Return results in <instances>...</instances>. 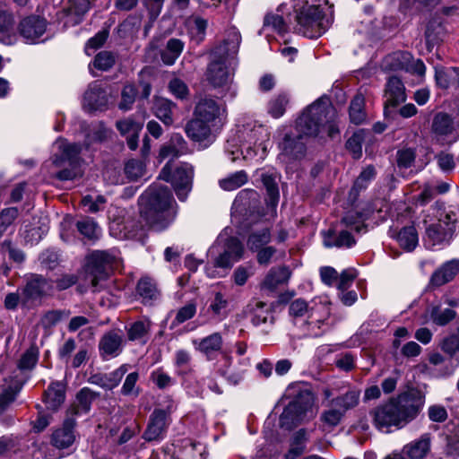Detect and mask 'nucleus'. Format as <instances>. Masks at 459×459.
Instances as JSON below:
<instances>
[{"mask_svg":"<svg viewBox=\"0 0 459 459\" xmlns=\"http://www.w3.org/2000/svg\"><path fill=\"white\" fill-rule=\"evenodd\" d=\"M327 406L320 415V421L324 430L331 431L341 423L345 414L330 403Z\"/></svg>","mask_w":459,"mask_h":459,"instance_id":"obj_41","label":"nucleus"},{"mask_svg":"<svg viewBox=\"0 0 459 459\" xmlns=\"http://www.w3.org/2000/svg\"><path fill=\"white\" fill-rule=\"evenodd\" d=\"M213 125L206 123L194 116L185 126V133L192 141L200 143L203 147H207L214 141L212 134Z\"/></svg>","mask_w":459,"mask_h":459,"instance_id":"obj_18","label":"nucleus"},{"mask_svg":"<svg viewBox=\"0 0 459 459\" xmlns=\"http://www.w3.org/2000/svg\"><path fill=\"white\" fill-rule=\"evenodd\" d=\"M228 299L221 292H216L206 309L207 318L204 323L220 322L225 319L228 316Z\"/></svg>","mask_w":459,"mask_h":459,"instance_id":"obj_33","label":"nucleus"},{"mask_svg":"<svg viewBox=\"0 0 459 459\" xmlns=\"http://www.w3.org/2000/svg\"><path fill=\"white\" fill-rule=\"evenodd\" d=\"M192 344L196 351L204 354L207 359H212L222 349L223 338L221 333L214 332L204 338L194 339Z\"/></svg>","mask_w":459,"mask_h":459,"instance_id":"obj_25","label":"nucleus"},{"mask_svg":"<svg viewBox=\"0 0 459 459\" xmlns=\"http://www.w3.org/2000/svg\"><path fill=\"white\" fill-rule=\"evenodd\" d=\"M13 25L12 14L0 12V41L5 45H11L15 40V36L11 33Z\"/></svg>","mask_w":459,"mask_h":459,"instance_id":"obj_49","label":"nucleus"},{"mask_svg":"<svg viewBox=\"0 0 459 459\" xmlns=\"http://www.w3.org/2000/svg\"><path fill=\"white\" fill-rule=\"evenodd\" d=\"M290 97L286 92H280L273 96L267 103V112L273 118H280L286 111Z\"/></svg>","mask_w":459,"mask_h":459,"instance_id":"obj_43","label":"nucleus"},{"mask_svg":"<svg viewBox=\"0 0 459 459\" xmlns=\"http://www.w3.org/2000/svg\"><path fill=\"white\" fill-rule=\"evenodd\" d=\"M400 246L407 251L413 250L419 242L418 233L413 226L403 228L397 236Z\"/></svg>","mask_w":459,"mask_h":459,"instance_id":"obj_53","label":"nucleus"},{"mask_svg":"<svg viewBox=\"0 0 459 459\" xmlns=\"http://www.w3.org/2000/svg\"><path fill=\"white\" fill-rule=\"evenodd\" d=\"M53 283L41 275H32L27 281L22 293V304L29 306L31 302L52 292Z\"/></svg>","mask_w":459,"mask_h":459,"instance_id":"obj_17","label":"nucleus"},{"mask_svg":"<svg viewBox=\"0 0 459 459\" xmlns=\"http://www.w3.org/2000/svg\"><path fill=\"white\" fill-rule=\"evenodd\" d=\"M54 147L57 150L53 158V163L56 167L63 166L68 162L69 168H65L56 174L59 180H72L80 175L79 154L82 146L79 143H68L64 138H58Z\"/></svg>","mask_w":459,"mask_h":459,"instance_id":"obj_10","label":"nucleus"},{"mask_svg":"<svg viewBox=\"0 0 459 459\" xmlns=\"http://www.w3.org/2000/svg\"><path fill=\"white\" fill-rule=\"evenodd\" d=\"M382 66L387 71L404 70L411 74L424 77L426 66L420 59H414L412 55L407 51H397L387 55Z\"/></svg>","mask_w":459,"mask_h":459,"instance_id":"obj_14","label":"nucleus"},{"mask_svg":"<svg viewBox=\"0 0 459 459\" xmlns=\"http://www.w3.org/2000/svg\"><path fill=\"white\" fill-rule=\"evenodd\" d=\"M366 132L363 129L356 131L347 141L346 148L351 152L354 159L360 158L362 154V143L365 140Z\"/></svg>","mask_w":459,"mask_h":459,"instance_id":"obj_57","label":"nucleus"},{"mask_svg":"<svg viewBox=\"0 0 459 459\" xmlns=\"http://www.w3.org/2000/svg\"><path fill=\"white\" fill-rule=\"evenodd\" d=\"M47 231L48 229L46 226L31 227L28 229V225H26L24 230L21 234L26 243L33 245L38 243Z\"/></svg>","mask_w":459,"mask_h":459,"instance_id":"obj_64","label":"nucleus"},{"mask_svg":"<svg viewBox=\"0 0 459 459\" xmlns=\"http://www.w3.org/2000/svg\"><path fill=\"white\" fill-rule=\"evenodd\" d=\"M416 159V151L411 147H404L396 153L397 165L399 168H411Z\"/></svg>","mask_w":459,"mask_h":459,"instance_id":"obj_61","label":"nucleus"},{"mask_svg":"<svg viewBox=\"0 0 459 459\" xmlns=\"http://www.w3.org/2000/svg\"><path fill=\"white\" fill-rule=\"evenodd\" d=\"M44 401L48 410L56 411L65 401L63 385L58 382L52 383L45 391Z\"/></svg>","mask_w":459,"mask_h":459,"instance_id":"obj_39","label":"nucleus"},{"mask_svg":"<svg viewBox=\"0 0 459 459\" xmlns=\"http://www.w3.org/2000/svg\"><path fill=\"white\" fill-rule=\"evenodd\" d=\"M291 276V271L287 266L273 267L261 283V289L274 291L280 285L287 283Z\"/></svg>","mask_w":459,"mask_h":459,"instance_id":"obj_31","label":"nucleus"},{"mask_svg":"<svg viewBox=\"0 0 459 459\" xmlns=\"http://www.w3.org/2000/svg\"><path fill=\"white\" fill-rule=\"evenodd\" d=\"M320 100H325L328 107L327 112H325L326 116H322V119H320L321 123L319 126V131L321 130V128L327 127L328 135L330 137H333L334 134L338 133V128L335 125V120L337 117L336 111L334 108L331 105L329 99L327 97H321L311 105H315L320 102Z\"/></svg>","mask_w":459,"mask_h":459,"instance_id":"obj_44","label":"nucleus"},{"mask_svg":"<svg viewBox=\"0 0 459 459\" xmlns=\"http://www.w3.org/2000/svg\"><path fill=\"white\" fill-rule=\"evenodd\" d=\"M119 263V254L117 250H96L90 255L86 267V278L94 290H98L101 281H105L108 277L110 271L118 267Z\"/></svg>","mask_w":459,"mask_h":459,"instance_id":"obj_9","label":"nucleus"},{"mask_svg":"<svg viewBox=\"0 0 459 459\" xmlns=\"http://www.w3.org/2000/svg\"><path fill=\"white\" fill-rule=\"evenodd\" d=\"M20 215L16 207H7L0 212V237L11 228Z\"/></svg>","mask_w":459,"mask_h":459,"instance_id":"obj_56","label":"nucleus"},{"mask_svg":"<svg viewBox=\"0 0 459 459\" xmlns=\"http://www.w3.org/2000/svg\"><path fill=\"white\" fill-rule=\"evenodd\" d=\"M94 398V393L90 388L83 387L77 394L75 402L67 410L66 416L75 419L78 415L89 412Z\"/></svg>","mask_w":459,"mask_h":459,"instance_id":"obj_34","label":"nucleus"},{"mask_svg":"<svg viewBox=\"0 0 459 459\" xmlns=\"http://www.w3.org/2000/svg\"><path fill=\"white\" fill-rule=\"evenodd\" d=\"M240 40L239 32L231 30L227 39L212 50L206 78L214 88L225 87L232 82Z\"/></svg>","mask_w":459,"mask_h":459,"instance_id":"obj_3","label":"nucleus"},{"mask_svg":"<svg viewBox=\"0 0 459 459\" xmlns=\"http://www.w3.org/2000/svg\"><path fill=\"white\" fill-rule=\"evenodd\" d=\"M186 142L179 134H174L169 142L164 144L160 150L161 159L177 158L186 152Z\"/></svg>","mask_w":459,"mask_h":459,"instance_id":"obj_37","label":"nucleus"},{"mask_svg":"<svg viewBox=\"0 0 459 459\" xmlns=\"http://www.w3.org/2000/svg\"><path fill=\"white\" fill-rule=\"evenodd\" d=\"M169 414L164 410L156 409L150 417L143 438L146 441H158L165 437L169 426Z\"/></svg>","mask_w":459,"mask_h":459,"instance_id":"obj_22","label":"nucleus"},{"mask_svg":"<svg viewBox=\"0 0 459 459\" xmlns=\"http://www.w3.org/2000/svg\"><path fill=\"white\" fill-rule=\"evenodd\" d=\"M75 423V419L66 416L63 428L56 429L52 434L51 443L55 447L58 449H65L74 444L75 436L73 429L74 428Z\"/></svg>","mask_w":459,"mask_h":459,"instance_id":"obj_28","label":"nucleus"},{"mask_svg":"<svg viewBox=\"0 0 459 459\" xmlns=\"http://www.w3.org/2000/svg\"><path fill=\"white\" fill-rule=\"evenodd\" d=\"M271 240V232L269 228L264 227L255 230L247 238V247L251 251L258 250L267 245Z\"/></svg>","mask_w":459,"mask_h":459,"instance_id":"obj_52","label":"nucleus"},{"mask_svg":"<svg viewBox=\"0 0 459 459\" xmlns=\"http://www.w3.org/2000/svg\"><path fill=\"white\" fill-rule=\"evenodd\" d=\"M423 404L422 397L415 399L412 394H403L374 408L369 415L377 429L388 431L391 427L400 429L414 420Z\"/></svg>","mask_w":459,"mask_h":459,"instance_id":"obj_2","label":"nucleus"},{"mask_svg":"<svg viewBox=\"0 0 459 459\" xmlns=\"http://www.w3.org/2000/svg\"><path fill=\"white\" fill-rule=\"evenodd\" d=\"M247 178L246 171L239 170L219 180V186L225 191H233L244 186Z\"/></svg>","mask_w":459,"mask_h":459,"instance_id":"obj_51","label":"nucleus"},{"mask_svg":"<svg viewBox=\"0 0 459 459\" xmlns=\"http://www.w3.org/2000/svg\"><path fill=\"white\" fill-rule=\"evenodd\" d=\"M385 115L389 116L391 109L406 100V92L403 82L396 76L390 77L385 84Z\"/></svg>","mask_w":459,"mask_h":459,"instance_id":"obj_20","label":"nucleus"},{"mask_svg":"<svg viewBox=\"0 0 459 459\" xmlns=\"http://www.w3.org/2000/svg\"><path fill=\"white\" fill-rule=\"evenodd\" d=\"M115 61L116 56L112 52L101 51L95 56L93 65L99 70L107 71L114 65Z\"/></svg>","mask_w":459,"mask_h":459,"instance_id":"obj_63","label":"nucleus"},{"mask_svg":"<svg viewBox=\"0 0 459 459\" xmlns=\"http://www.w3.org/2000/svg\"><path fill=\"white\" fill-rule=\"evenodd\" d=\"M430 446V436L429 434H424L419 439L404 446L403 452L411 459H424L429 453Z\"/></svg>","mask_w":459,"mask_h":459,"instance_id":"obj_35","label":"nucleus"},{"mask_svg":"<svg viewBox=\"0 0 459 459\" xmlns=\"http://www.w3.org/2000/svg\"><path fill=\"white\" fill-rule=\"evenodd\" d=\"M251 315V322L255 326L273 325L274 318L270 306L261 300H252L247 306Z\"/></svg>","mask_w":459,"mask_h":459,"instance_id":"obj_29","label":"nucleus"},{"mask_svg":"<svg viewBox=\"0 0 459 459\" xmlns=\"http://www.w3.org/2000/svg\"><path fill=\"white\" fill-rule=\"evenodd\" d=\"M47 30V21L36 15L22 19L18 26V31L26 43L34 44L44 35Z\"/></svg>","mask_w":459,"mask_h":459,"instance_id":"obj_19","label":"nucleus"},{"mask_svg":"<svg viewBox=\"0 0 459 459\" xmlns=\"http://www.w3.org/2000/svg\"><path fill=\"white\" fill-rule=\"evenodd\" d=\"M138 295L143 299V303H149L153 299H156L159 292L156 285L149 278H142L136 288Z\"/></svg>","mask_w":459,"mask_h":459,"instance_id":"obj_54","label":"nucleus"},{"mask_svg":"<svg viewBox=\"0 0 459 459\" xmlns=\"http://www.w3.org/2000/svg\"><path fill=\"white\" fill-rule=\"evenodd\" d=\"M225 109L221 104L212 98H201L196 103L194 116L215 126L217 120L221 119Z\"/></svg>","mask_w":459,"mask_h":459,"instance_id":"obj_21","label":"nucleus"},{"mask_svg":"<svg viewBox=\"0 0 459 459\" xmlns=\"http://www.w3.org/2000/svg\"><path fill=\"white\" fill-rule=\"evenodd\" d=\"M208 254L213 260V267L206 266V273L209 277L214 278L219 276L214 268H231L234 263L242 258L244 247L237 238L220 235L209 248Z\"/></svg>","mask_w":459,"mask_h":459,"instance_id":"obj_7","label":"nucleus"},{"mask_svg":"<svg viewBox=\"0 0 459 459\" xmlns=\"http://www.w3.org/2000/svg\"><path fill=\"white\" fill-rule=\"evenodd\" d=\"M184 49V43L178 39L168 40L165 48L160 51L162 62L167 65H173Z\"/></svg>","mask_w":459,"mask_h":459,"instance_id":"obj_42","label":"nucleus"},{"mask_svg":"<svg viewBox=\"0 0 459 459\" xmlns=\"http://www.w3.org/2000/svg\"><path fill=\"white\" fill-rule=\"evenodd\" d=\"M151 322L149 320H139L131 324L127 328V337L130 341L145 342L150 332Z\"/></svg>","mask_w":459,"mask_h":459,"instance_id":"obj_47","label":"nucleus"},{"mask_svg":"<svg viewBox=\"0 0 459 459\" xmlns=\"http://www.w3.org/2000/svg\"><path fill=\"white\" fill-rule=\"evenodd\" d=\"M129 368L130 366L128 364H123L112 372L93 375L91 377V382L102 388L111 390L119 385Z\"/></svg>","mask_w":459,"mask_h":459,"instance_id":"obj_30","label":"nucleus"},{"mask_svg":"<svg viewBox=\"0 0 459 459\" xmlns=\"http://www.w3.org/2000/svg\"><path fill=\"white\" fill-rule=\"evenodd\" d=\"M296 30L307 38L324 34L333 22L332 13H326L318 5H304L296 15Z\"/></svg>","mask_w":459,"mask_h":459,"instance_id":"obj_8","label":"nucleus"},{"mask_svg":"<svg viewBox=\"0 0 459 459\" xmlns=\"http://www.w3.org/2000/svg\"><path fill=\"white\" fill-rule=\"evenodd\" d=\"M39 351L35 346L30 347L17 362V369L4 378L0 386V414L14 402L27 380L25 373L32 370L38 363Z\"/></svg>","mask_w":459,"mask_h":459,"instance_id":"obj_6","label":"nucleus"},{"mask_svg":"<svg viewBox=\"0 0 459 459\" xmlns=\"http://www.w3.org/2000/svg\"><path fill=\"white\" fill-rule=\"evenodd\" d=\"M327 103L325 100L308 106L296 121L294 132L284 135L279 143V160L290 164L302 159L306 154L307 139L316 136L319 133L320 119L326 116Z\"/></svg>","mask_w":459,"mask_h":459,"instance_id":"obj_1","label":"nucleus"},{"mask_svg":"<svg viewBox=\"0 0 459 459\" xmlns=\"http://www.w3.org/2000/svg\"><path fill=\"white\" fill-rule=\"evenodd\" d=\"M138 91L134 84L128 83L123 87L121 92V100L118 104L119 109L123 111L130 110L135 101Z\"/></svg>","mask_w":459,"mask_h":459,"instance_id":"obj_58","label":"nucleus"},{"mask_svg":"<svg viewBox=\"0 0 459 459\" xmlns=\"http://www.w3.org/2000/svg\"><path fill=\"white\" fill-rule=\"evenodd\" d=\"M437 221L430 224L424 220V243L428 248L448 244L455 231L457 218L455 212L442 211L437 212Z\"/></svg>","mask_w":459,"mask_h":459,"instance_id":"obj_11","label":"nucleus"},{"mask_svg":"<svg viewBox=\"0 0 459 459\" xmlns=\"http://www.w3.org/2000/svg\"><path fill=\"white\" fill-rule=\"evenodd\" d=\"M435 80L438 87L447 89L451 84H459V68L435 67Z\"/></svg>","mask_w":459,"mask_h":459,"instance_id":"obj_40","label":"nucleus"},{"mask_svg":"<svg viewBox=\"0 0 459 459\" xmlns=\"http://www.w3.org/2000/svg\"><path fill=\"white\" fill-rule=\"evenodd\" d=\"M125 173L130 180H137L145 173V165L142 160L132 159L125 165Z\"/></svg>","mask_w":459,"mask_h":459,"instance_id":"obj_59","label":"nucleus"},{"mask_svg":"<svg viewBox=\"0 0 459 459\" xmlns=\"http://www.w3.org/2000/svg\"><path fill=\"white\" fill-rule=\"evenodd\" d=\"M77 230L88 240H96L101 235V229L97 222L89 217L83 218L76 222Z\"/></svg>","mask_w":459,"mask_h":459,"instance_id":"obj_45","label":"nucleus"},{"mask_svg":"<svg viewBox=\"0 0 459 459\" xmlns=\"http://www.w3.org/2000/svg\"><path fill=\"white\" fill-rule=\"evenodd\" d=\"M323 244L325 247H346L350 248L355 245V239L348 230H340L339 232L329 230L324 231Z\"/></svg>","mask_w":459,"mask_h":459,"instance_id":"obj_32","label":"nucleus"},{"mask_svg":"<svg viewBox=\"0 0 459 459\" xmlns=\"http://www.w3.org/2000/svg\"><path fill=\"white\" fill-rule=\"evenodd\" d=\"M140 200L148 210L151 226L156 230L165 229L176 216V203L167 186H152Z\"/></svg>","mask_w":459,"mask_h":459,"instance_id":"obj_5","label":"nucleus"},{"mask_svg":"<svg viewBox=\"0 0 459 459\" xmlns=\"http://www.w3.org/2000/svg\"><path fill=\"white\" fill-rule=\"evenodd\" d=\"M196 313V305L193 302L187 303L184 307H180L177 315L172 321L171 325L172 326H177L180 324H183L184 322L191 319L194 317V316Z\"/></svg>","mask_w":459,"mask_h":459,"instance_id":"obj_62","label":"nucleus"},{"mask_svg":"<svg viewBox=\"0 0 459 459\" xmlns=\"http://www.w3.org/2000/svg\"><path fill=\"white\" fill-rule=\"evenodd\" d=\"M432 129L439 135H448L454 131V119L446 113H437L433 120Z\"/></svg>","mask_w":459,"mask_h":459,"instance_id":"obj_50","label":"nucleus"},{"mask_svg":"<svg viewBox=\"0 0 459 459\" xmlns=\"http://www.w3.org/2000/svg\"><path fill=\"white\" fill-rule=\"evenodd\" d=\"M71 315L68 309H52L48 310L41 316L40 325L45 329H50L57 324L65 321Z\"/></svg>","mask_w":459,"mask_h":459,"instance_id":"obj_48","label":"nucleus"},{"mask_svg":"<svg viewBox=\"0 0 459 459\" xmlns=\"http://www.w3.org/2000/svg\"><path fill=\"white\" fill-rule=\"evenodd\" d=\"M220 374L230 385H238L245 377V369L232 365L231 358H227L225 364L220 368Z\"/></svg>","mask_w":459,"mask_h":459,"instance_id":"obj_46","label":"nucleus"},{"mask_svg":"<svg viewBox=\"0 0 459 459\" xmlns=\"http://www.w3.org/2000/svg\"><path fill=\"white\" fill-rule=\"evenodd\" d=\"M193 176L194 168L192 165L188 163H183L172 173L171 167L168 163L162 168L159 178L167 182H170L178 199L180 201H185L187 194L192 188Z\"/></svg>","mask_w":459,"mask_h":459,"instance_id":"obj_13","label":"nucleus"},{"mask_svg":"<svg viewBox=\"0 0 459 459\" xmlns=\"http://www.w3.org/2000/svg\"><path fill=\"white\" fill-rule=\"evenodd\" d=\"M270 134L262 125H247L237 131V134L227 141L225 152L231 161L238 159L240 152L243 158L252 160L265 158Z\"/></svg>","mask_w":459,"mask_h":459,"instance_id":"obj_4","label":"nucleus"},{"mask_svg":"<svg viewBox=\"0 0 459 459\" xmlns=\"http://www.w3.org/2000/svg\"><path fill=\"white\" fill-rule=\"evenodd\" d=\"M313 404L312 394L308 391H300L292 401L284 408L280 417V425L287 429H291L303 421L307 411Z\"/></svg>","mask_w":459,"mask_h":459,"instance_id":"obj_12","label":"nucleus"},{"mask_svg":"<svg viewBox=\"0 0 459 459\" xmlns=\"http://www.w3.org/2000/svg\"><path fill=\"white\" fill-rule=\"evenodd\" d=\"M123 346L124 338L121 333L116 331L108 332L100 340V354L105 359L117 357L122 352Z\"/></svg>","mask_w":459,"mask_h":459,"instance_id":"obj_24","label":"nucleus"},{"mask_svg":"<svg viewBox=\"0 0 459 459\" xmlns=\"http://www.w3.org/2000/svg\"><path fill=\"white\" fill-rule=\"evenodd\" d=\"M459 362L455 364L454 359L446 358L438 352L429 353L427 362L423 365L424 372L433 378H446L451 377Z\"/></svg>","mask_w":459,"mask_h":459,"instance_id":"obj_16","label":"nucleus"},{"mask_svg":"<svg viewBox=\"0 0 459 459\" xmlns=\"http://www.w3.org/2000/svg\"><path fill=\"white\" fill-rule=\"evenodd\" d=\"M359 389L350 387L345 393L331 399L329 403L345 414L348 411L354 409L359 404Z\"/></svg>","mask_w":459,"mask_h":459,"instance_id":"obj_36","label":"nucleus"},{"mask_svg":"<svg viewBox=\"0 0 459 459\" xmlns=\"http://www.w3.org/2000/svg\"><path fill=\"white\" fill-rule=\"evenodd\" d=\"M117 129L126 138L129 149L135 150L138 146L139 134L143 129V123L133 117H126L117 121Z\"/></svg>","mask_w":459,"mask_h":459,"instance_id":"obj_26","label":"nucleus"},{"mask_svg":"<svg viewBox=\"0 0 459 459\" xmlns=\"http://www.w3.org/2000/svg\"><path fill=\"white\" fill-rule=\"evenodd\" d=\"M459 273V260L452 259L444 263L431 275L429 286L432 288L440 287L451 281Z\"/></svg>","mask_w":459,"mask_h":459,"instance_id":"obj_27","label":"nucleus"},{"mask_svg":"<svg viewBox=\"0 0 459 459\" xmlns=\"http://www.w3.org/2000/svg\"><path fill=\"white\" fill-rule=\"evenodd\" d=\"M176 108L174 102L164 98H156L153 105L155 116L166 126L173 125V110Z\"/></svg>","mask_w":459,"mask_h":459,"instance_id":"obj_38","label":"nucleus"},{"mask_svg":"<svg viewBox=\"0 0 459 459\" xmlns=\"http://www.w3.org/2000/svg\"><path fill=\"white\" fill-rule=\"evenodd\" d=\"M364 102V97L360 94L356 95L351 102L350 118L356 125L362 124L366 119Z\"/></svg>","mask_w":459,"mask_h":459,"instance_id":"obj_55","label":"nucleus"},{"mask_svg":"<svg viewBox=\"0 0 459 459\" xmlns=\"http://www.w3.org/2000/svg\"><path fill=\"white\" fill-rule=\"evenodd\" d=\"M456 316V313L452 308H441L436 307L431 311V318L434 323L439 325H445L453 320Z\"/></svg>","mask_w":459,"mask_h":459,"instance_id":"obj_60","label":"nucleus"},{"mask_svg":"<svg viewBox=\"0 0 459 459\" xmlns=\"http://www.w3.org/2000/svg\"><path fill=\"white\" fill-rule=\"evenodd\" d=\"M108 103V96L101 83L93 82L89 84L83 96V108L88 111L104 110Z\"/></svg>","mask_w":459,"mask_h":459,"instance_id":"obj_23","label":"nucleus"},{"mask_svg":"<svg viewBox=\"0 0 459 459\" xmlns=\"http://www.w3.org/2000/svg\"><path fill=\"white\" fill-rule=\"evenodd\" d=\"M289 313L293 317L307 316V325L324 324V319L329 316V308L324 304L309 307L302 299L293 300L289 307Z\"/></svg>","mask_w":459,"mask_h":459,"instance_id":"obj_15","label":"nucleus"}]
</instances>
